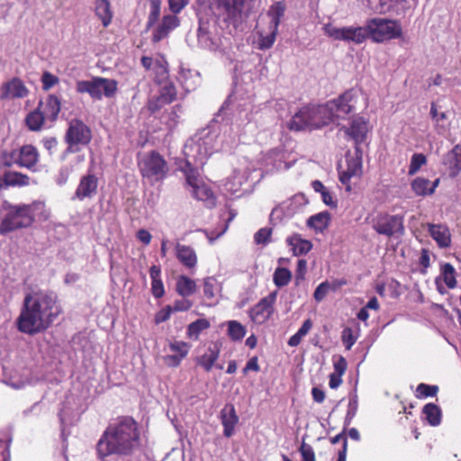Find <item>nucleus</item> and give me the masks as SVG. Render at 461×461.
Masks as SVG:
<instances>
[{
  "label": "nucleus",
  "mask_w": 461,
  "mask_h": 461,
  "mask_svg": "<svg viewBox=\"0 0 461 461\" xmlns=\"http://www.w3.org/2000/svg\"><path fill=\"white\" fill-rule=\"evenodd\" d=\"M425 420L431 426H438L441 422V410L434 403H427L422 410Z\"/></svg>",
  "instance_id": "nucleus-43"
},
{
  "label": "nucleus",
  "mask_w": 461,
  "mask_h": 461,
  "mask_svg": "<svg viewBox=\"0 0 461 461\" xmlns=\"http://www.w3.org/2000/svg\"><path fill=\"white\" fill-rule=\"evenodd\" d=\"M348 363L344 357L339 356L333 360L334 374L343 375L347 370Z\"/></svg>",
  "instance_id": "nucleus-64"
},
{
  "label": "nucleus",
  "mask_w": 461,
  "mask_h": 461,
  "mask_svg": "<svg viewBox=\"0 0 461 461\" xmlns=\"http://www.w3.org/2000/svg\"><path fill=\"white\" fill-rule=\"evenodd\" d=\"M333 122L327 104L305 106L291 119L288 127L292 131L315 130Z\"/></svg>",
  "instance_id": "nucleus-5"
},
{
  "label": "nucleus",
  "mask_w": 461,
  "mask_h": 461,
  "mask_svg": "<svg viewBox=\"0 0 461 461\" xmlns=\"http://www.w3.org/2000/svg\"><path fill=\"white\" fill-rule=\"evenodd\" d=\"M230 104V97H229L221 105V109L219 110L215 122L212 123L210 126H214V128L217 130V132L219 134V137L217 140L220 144V150L222 151H229L232 148H234L238 141V136L234 132L231 126H229L228 124H220L218 125L217 122H219L220 117H223L227 113V110L229 109Z\"/></svg>",
  "instance_id": "nucleus-15"
},
{
  "label": "nucleus",
  "mask_w": 461,
  "mask_h": 461,
  "mask_svg": "<svg viewBox=\"0 0 461 461\" xmlns=\"http://www.w3.org/2000/svg\"><path fill=\"white\" fill-rule=\"evenodd\" d=\"M219 134L214 126H209L197 131L185 144L183 153L185 159L176 162L178 170H185L184 166L188 164L191 169L203 167L207 159L216 151L220 150L217 140Z\"/></svg>",
  "instance_id": "nucleus-2"
},
{
  "label": "nucleus",
  "mask_w": 461,
  "mask_h": 461,
  "mask_svg": "<svg viewBox=\"0 0 461 461\" xmlns=\"http://www.w3.org/2000/svg\"><path fill=\"white\" fill-rule=\"evenodd\" d=\"M248 176L240 170H234L232 175L226 180L224 188L231 195L240 197L242 185L247 182Z\"/></svg>",
  "instance_id": "nucleus-32"
},
{
  "label": "nucleus",
  "mask_w": 461,
  "mask_h": 461,
  "mask_svg": "<svg viewBox=\"0 0 461 461\" xmlns=\"http://www.w3.org/2000/svg\"><path fill=\"white\" fill-rule=\"evenodd\" d=\"M198 45L210 51H221L223 48V40L218 32V26L215 21L204 22L200 20L197 30Z\"/></svg>",
  "instance_id": "nucleus-12"
},
{
  "label": "nucleus",
  "mask_w": 461,
  "mask_h": 461,
  "mask_svg": "<svg viewBox=\"0 0 461 461\" xmlns=\"http://www.w3.org/2000/svg\"><path fill=\"white\" fill-rule=\"evenodd\" d=\"M324 33L335 41H343L354 44H361L368 38L367 27L365 26H346L338 28L331 23L323 27Z\"/></svg>",
  "instance_id": "nucleus-11"
},
{
  "label": "nucleus",
  "mask_w": 461,
  "mask_h": 461,
  "mask_svg": "<svg viewBox=\"0 0 461 461\" xmlns=\"http://www.w3.org/2000/svg\"><path fill=\"white\" fill-rule=\"evenodd\" d=\"M95 15L102 21L103 26L107 27L112 22L113 12L108 0H95Z\"/></svg>",
  "instance_id": "nucleus-39"
},
{
  "label": "nucleus",
  "mask_w": 461,
  "mask_h": 461,
  "mask_svg": "<svg viewBox=\"0 0 461 461\" xmlns=\"http://www.w3.org/2000/svg\"><path fill=\"white\" fill-rule=\"evenodd\" d=\"M221 284L214 276H207L203 280V297L210 301V304L214 303L218 300L221 293Z\"/></svg>",
  "instance_id": "nucleus-31"
},
{
  "label": "nucleus",
  "mask_w": 461,
  "mask_h": 461,
  "mask_svg": "<svg viewBox=\"0 0 461 461\" xmlns=\"http://www.w3.org/2000/svg\"><path fill=\"white\" fill-rule=\"evenodd\" d=\"M341 130L355 141L357 147L366 139L367 122L362 117H357L352 120L349 127H343Z\"/></svg>",
  "instance_id": "nucleus-24"
},
{
  "label": "nucleus",
  "mask_w": 461,
  "mask_h": 461,
  "mask_svg": "<svg viewBox=\"0 0 461 461\" xmlns=\"http://www.w3.org/2000/svg\"><path fill=\"white\" fill-rule=\"evenodd\" d=\"M16 152V166L19 167H25L31 171H36V167L39 162V152L37 149L31 145H23L15 149Z\"/></svg>",
  "instance_id": "nucleus-20"
},
{
  "label": "nucleus",
  "mask_w": 461,
  "mask_h": 461,
  "mask_svg": "<svg viewBox=\"0 0 461 461\" xmlns=\"http://www.w3.org/2000/svg\"><path fill=\"white\" fill-rule=\"evenodd\" d=\"M150 5V10H149V17H148V22H147V28H151L152 26L155 25V23L158 21L159 19V16H160V5Z\"/></svg>",
  "instance_id": "nucleus-58"
},
{
  "label": "nucleus",
  "mask_w": 461,
  "mask_h": 461,
  "mask_svg": "<svg viewBox=\"0 0 461 461\" xmlns=\"http://www.w3.org/2000/svg\"><path fill=\"white\" fill-rule=\"evenodd\" d=\"M292 279V273L285 267H277L273 275L274 284L277 287L287 285Z\"/></svg>",
  "instance_id": "nucleus-47"
},
{
  "label": "nucleus",
  "mask_w": 461,
  "mask_h": 461,
  "mask_svg": "<svg viewBox=\"0 0 461 461\" xmlns=\"http://www.w3.org/2000/svg\"><path fill=\"white\" fill-rule=\"evenodd\" d=\"M438 392L437 385L420 384L416 389V395L419 398L433 397Z\"/></svg>",
  "instance_id": "nucleus-53"
},
{
  "label": "nucleus",
  "mask_w": 461,
  "mask_h": 461,
  "mask_svg": "<svg viewBox=\"0 0 461 461\" xmlns=\"http://www.w3.org/2000/svg\"><path fill=\"white\" fill-rule=\"evenodd\" d=\"M176 290L182 297H188L196 292L197 285L194 280L183 275L176 280Z\"/></svg>",
  "instance_id": "nucleus-40"
},
{
  "label": "nucleus",
  "mask_w": 461,
  "mask_h": 461,
  "mask_svg": "<svg viewBox=\"0 0 461 461\" xmlns=\"http://www.w3.org/2000/svg\"><path fill=\"white\" fill-rule=\"evenodd\" d=\"M285 5L282 1L274 3L267 12V16L269 18L268 30L278 32V27L281 19L285 13Z\"/></svg>",
  "instance_id": "nucleus-34"
},
{
  "label": "nucleus",
  "mask_w": 461,
  "mask_h": 461,
  "mask_svg": "<svg viewBox=\"0 0 461 461\" xmlns=\"http://www.w3.org/2000/svg\"><path fill=\"white\" fill-rule=\"evenodd\" d=\"M91 140L90 128L81 120H72L65 134V142L68 147L61 154V159L65 160L69 154L78 152L80 147L88 145Z\"/></svg>",
  "instance_id": "nucleus-7"
},
{
  "label": "nucleus",
  "mask_w": 461,
  "mask_h": 461,
  "mask_svg": "<svg viewBox=\"0 0 461 461\" xmlns=\"http://www.w3.org/2000/svg\"><path fill=\"white\" fill-rule=\"evenodd\" d=\"M138 167L141 176L152 183L164 180L169 171L166 159L155 150L140 155Z\"/></svg>",
  "instance_id": "nucleus-6"
},
{
  "label": "nucleus",
  "mask_w": 461,
  "mask_h": 461,
  "mask_svg": "<svg viewBox=\"0 0 461 461\" xmlns=\"http://www.w3.org/2000/svg\"><path fill=\"white\" fill-rule=\"evenodd\" d=\"M62 308L54 292L39 291L26 294L17 319L18 330L36 334L47 330L61 314Z\"/></svg>",
  "instance_id": "nucleus-1"
},
{
  "label": "nucleus",
  "mask_w": 461,
  "mask_h": 461,
  "mask_svg": "<svg viewBox=\"0 0 461 461\" xmlns=\"http://www.w3.org/2000/svg\"><path fill=\"white\" fill-rule=\"evenodd\" d=\"M346 160L347 168L339 172V180L346 185V190L350 192V179L352 177H359L362 175V158L358 147H356V156L347 157Z\"/></svg>",
  "instance_id": "nucleus-18"
},
{
  "label": "nucleus",
  "mask_w": 461,
  "mask_h": 461,
  "mask_svg": "<svg viewBox=\"0 0 461 461\" xmlns=\"http://www.w3.org/2000/svg\"><path fill=\"white\" fill-rule=\"evenodd\" d=\"M183 172L186 185L191 188V193L194 198L203 201L208 207L215 204V197L212 189L203 181L200 176L198 169H191L186 164L184 166Z\"/></svg>",
  "instance_id": "nucleus-10"
},
{
  "label": "nucleus",
  "mask_w": 461,
  "mask_h": 461,
  "mask_svg": "<svg viewBox=\"0 0 461 461\" xmlns=\"http://www.w3.org/2000/svg\"><path fill=\"white\" fill-rule=\"evenodd\" d=\"M228 335L232 340H241L246 335V329L237 321H228Z\"/></svg>",
  "instance_id": "nucleus-49"
},
{
  "label": "nucleus",
  "mask_w": 461,
  "mask_h": 461,
  "mask_svg": "<svg viewBox=\"0 0 461 461\" xmlns=\"http://www.w3.org/2000/svg\"><path fill=\"white\" fill-rule=\"evenodd\" d=\"M427 163V158L422 153H414L411 158L408 174H416L420 167Z\"/></svg>",
  "instance_id": "nucleus-52"
},
{
  "label": "nucleus",
  "mask_w": 461,
  "mask_h": 461,
  "mask_svg": "<svg viewBox=\"0 0 461 461\" xmlns=\"http://www.w3.org/2000/svg\"><path fill=\"white\" fill-rule=\"evenodd\" d=\"M39 107H41V113L45 118L53 122L58 118V115L60 112L61 104L58 96L50 95L46 99L45 104L41 103Z\"/></svg>",
  "instance_id": "nucleus-33"
},
{
  "label": "nucleus",
  "mask_w": 461,
  "mask_h": 461,
  "mask_svg": "<svg viewBox=\"0 0 461 461\" xmlns=\"http://www.w3.org/2000/svg\"><path fill=\"white\" fill-rule=\"evenodd\" d=\"M357 103V92L349 89L341 94L338 98L326 103L330 108L332 122L345 120L348 114L354 112Z\"/></svg>",
  "instance_id": "nucleus-14"
},
{
  "label": "nucleus",
  "mask_w": 461,
  "mask_h": 461,
  "mask_svg": "<svg viewBox=\"0 0 461 461\" xmlns=\"http://www.w3.org/2000/svg\"><path fill=\"white\" fill-rule=\"evenodd\" d=\"M76 90L79 94H88L95 100H101L103 96L113 97L117 92V82L113 79L95 77L90 80H78Z\"/></svg>",
  "instance_id": "nucleus-8"
},
{
  "label": "nucleus",
  "mask_w": 461,
  "mask_h": 461,
  "mask_svg": "<svg viewBox=\"0 0 461 461\" xmlns=\"http://www.w3.org/2000/svg\"><path fill=\"white\" fill-rule=\"evenodd\" d=\"M307 203L308 200L305 195L297 194L276 206L271 212L270 220L274 222H280L285 219H290L302 212Z\"/></svg>",
  "instance_id": "nucleus-13"
},
{
  "label": "nucleus",
  "mask_w": 461,
  "mask_h": 461,
  "mask_svg": "<svg viewBox=\"0 0 461 461\" xmlns=\"http://www.w3.org/2000/svg\"><path fill=\"white\" fill-rule=\"evenodd\" d=\"M176 257L177 260L186 268L194 269L197 265V256L194 249L179 242L175 246Z\"/></svg>",
  "instance_id": "nucleus-26"
},
{
  "label": "nucleus",
  "mask_w": 461,
  "mask_h": 461,
  "mask_svg": "<svg viewBox=\"0 0 461 461\" xmlns=\"http://www.w3.org/2000/svg\"><path fill=\"white\" fill-rule=\"evenodd\" d=\"M372 227L378 234L386 237H393L398 234L402 235L404 232L403 217L379 213L373 220Z\"/></svg>",
  "instance_id": "nucleus-16"
},
{
  "label": "nucleus",
  "mask_w": 461,
  "mask_h": 461,
  "mask_svg": "<svg viewBox=\"0 0 461 461\" xmlns=\"http://www.w3.org/2000/svg\"><path fill=\"white\" fill-rule=\"evenodd\" d=\"M73 171L74 168L72 166L65 165L61 167L59 170L58 175L56 176V183L59 185H64L68 182Z\"/></svg>",
  "instance_id": "nucleus-55"
},
{
  "label": "nucleus",
  "mask_w": 461,
  "mask_h": 461,
  "mask_svg": "<svg viewBox=\"0 0 461 461\" xmlns=\"http://www.w3.org/2000/svg\"><path fill=\"white\" fill-rule=\"evenodd\" d=\"M431 238L441 249L448 248L451 244V234L447 226L443 224H428Z\"/></svg>",
  "instance_id": "nucleus-28"
},
{
  "label": "nucleus",
  "mask_w": 461,
  "mask_h": 461,
  "mask_svg": "<svg viewBox=\"0 0 461 461\" xmlns=\"http://www.w3.org/2000/svg\"><path fill=\"white\" fill-rule=\"evenodd\" d=\"M220 353L221 345L217 342L212 343L203 355L197 357L196 364L202 366L204 371L210 372L219 358Z\"/></svg>",
  "instance_id": "nucleus-27"
},
{
  "label": "nucleus",
  "mask_w": 461,
  "mask_h": 461,
  "mask_svg": "<svg viewBox=\"0 0 461 461\" xmlns=\"http://www.w3.org/2000/svg\"><path fill=\"white\" fill-rule=\"evenodd\" d=\"M191 346L184 341L174 340L168 343V350L172 352L164 357L165 363L168 366L176 367L182 360L188 355Z\"/></svg>",
  "instance_id": "nucleus-21"
},
{
  "label": "nucleus",
  "mask_w": 461,
  "mask_h": 461,
  "mask_svg": "<svg viewBox=\"0 0 461 461\" xmlns=\"http://www.w3.org/2000/svg\"><path fill=\"white\" fill-rule=\"evenodd\" d=\"M237 122H240V123H243L245 122L251 121L252 105L250 102L245 101L243 104H239L237 106Z\"/></svg>",
  "instance_id": "nucleus-50"
},
{
  "label": "nucleus",
  "mask_w": 461,
  "mask_h": 461,
  "mask_svg": "<svg viewBox=\"0 0 461 461\" xmlns=\"http://www.w3.org/2000/svg\"><path fill=\"white\" fill-rule=\"evenodd\" d=\"M440 275L442 276L446 285L449 289L456 287V269L450 263H443L440 265Z\"/></svg>",
  "instance_id": "nucleus-45"
},
{
  "label": "nucleus",
  "mask_w": 461,
  "mask_h": 461,
  "mask_svg": "<svg viewBox=\"0 0 461 461\" xmlns=\"http://www.w3.org/2000/svg\"><path fill=\"white\" fill-rule=\"evenodd\" d=\"M330 221V214L328 212H321L307 220V226L313 229L316 232H322Z\"/></svg>",
  "instance_id": "nucleus-41"
},
{
  "label": "nucleus",
  "mask_w": 461,
  "mask_h": 461,
  "mask_svg": "<svg viewBox=\"0 0 461 461\" xmlns=\"http://www.w3.org/2000/svg\"><path fill=\"white\" fill-rule=\"evenodd\" d=\"M253 0H197L202 9H209L225 23L238 28L249 16Z\"/></svg>",
  "instance_id": "nucleus-4"
},
{
  "label": "nucleus",
  "mask_w": 461,
  "mask_h": 461,
  "mask_svg": "<svg viewBox=\"0 0 461 461\" xmlns=\"http://www.w3.org/2000/svg\"><path fill=\"white\" fill-rule=\"evenodd\" d=\"M98 178L90 171L81 176L74 194V198L83 201L93 198L97 193Z\"/></svg>",
  "instance_id": "nucleus-19"
},
{
  "label": "nucleus",
  "mask_w": 461,
  "mask_h": 461,
  "mask_svg": "<svg viewBox=\"0 0 461 461\" xmlns=\"http://www.w3.org/2000/svg\"><path fill=\"white\" fill-rule=\"evenodd\" d=\"M176 95V90L173 83L166 82L160 88L159 95L157 102L158 104L154 105L153 102H149V109L156 110L158 106L172 103Z\"/></svg>",
  "instance_id": "nucleus-36"
},
{
  "label": "nucleus",
  "mask_w": 461,
  "mask_h": 461,
  "mask_svg": "<svg viewBox=\"0 0 461 461\" xmlns=\"http://www.w3.org/2000/svg\"><path fill=\"white\" fill-rule=\"evenodd\" d=\"M29 91L23 82L18 78L14 77L10 81L3 85L0 94L1 99H15L23 98L27 96Z\"/></svg>",
  "instance_id": "nucleus-23"
},
{
  "label": "nucleus",
  "mask_w": 461,
  "mask_h": 461,
  "mask_svg": "<svg viewBox=\"0 0 461 461\" xmlns=\"http://www.w3.org/2000/svg\"><path fill=\"white\" fill-rule=\"evenodd\" d=\"M209 327L210 322L206 319H198L188 325L187 335L190 339H197L200 333Z\"/></svg>",
  "instance_id": "nucleus-46"
},
{
  "label": "nucleus",
  "mask_w": 461,
  "mask_h": 461,
  "mask_svg": "<svg viewBox=\"0 0 461 461\" xmlns=\"http://www.w3.org/2000/svg\"><path fill=\"white\" fill-rule=\"evenodd\" d=\"M342 341L348 350L356 343L357 338L353 334V330L350 328H345L341 334Z\"/></svg>",
  "instance_id": "nucleus-59"
},
{
  "label": "nucleus",
  "mask_w": 461,
  "mask_h": 461,
  "mask_svg": "<svg viewBox=\"0 0 461 461\" xmlns=\"http://www.w3.org/2000/svg\"><path fill=\"white\" fill-rule=\"evenodd\" d=\"M47 120L41 113V107L28 113L25 122L27 127L33 131H38L41 129L44 121Z\"/></svg>",
  "instance_id": "nucleus-44"
},
{
  "label": "nucleus",
  "mask_w": 461,
  "mask_h": 461,
  "mask_svg": "<svg viewBox=\"0 0 461 461\" xmlns=\"http://www.w3.org/2000/svg\"><path fill=\"white\" fill-rule=\"evenodd\" d=\"M299 452L302 456V461H316L315 453L311 445L303 442L299 447Z\"/></svg>",
  "instance_id": "nucleus-57"
},
{
  "label": "nucleus",
  "mask_w": 461,
  "mask_h": 461,
  "mask_svg": "<svg viewBox=\"0 0 461 461\" xmlns=\"http://www.w3.org/2000/svg\"><path fill=\"white\" fill-rule=\"evenodd\" d=\"M277 297V291L271 292L267 296L262 298L249 311L251 320L256 323H263L271 316L274 312V303Z\"/></svg>",
  "instance_id": "nucleus-17"
},
{
  "label": "nucleus",
  "mask_w": 461,
  "mask_h": 461,
  "mask_svg": "<svg viewBox=\"0 0 461 461\" xmlns=\"http://www.w3.org/2000/svg\"><path fill=\"white\" fill-rule=\"evenodd\" d=\"M16 165V152L12 150H0V169L12 167Z\"/></svg>",
  "instance_id": "nucleus-51"
},
{
  "label": "nucleus",
  "mask_w": 461,
  "mask_h": 461,
  "mask_svg": "<svg viewBox=\"0 0 461 461\" xmlns=\"http://www.w3.org/2000/svg\"><path fill=\"white\" fill-rule=\"evenodd\" d=\"M439 183V179H436L432 183L423 177H417L411 183V188L417 195H429L434 193Z\"/></svg>",
  "instance_id": "nucleus-37"
},
{
  "label": "nucleus",
  "mask_w": 461,
  "mask_h": 461,
  "mask_svg": "<svg viewBox=\"0 0 461 461\" xmlns=\"http://www.w3.org/2000/svg\"><path fill=\"white\" fill-rule=\"evenodd\" d=\"M59 79L57 76L49 71L43 72L41 76V83L43 90H50L59 83Z\"/></svg>",
  "instance_id": "nucleus-56"
},
{
  "label": "nucleus",
  "mask_w": 461,
  "mask_h": 461,
  "mask_svg": "<svg viewBox=\"0 0 461 461\" xmlns=\"http://www.w3.org/2000/svg\"><path fill=\"white\" fill-rule=\"evenodd\" d=\"M178 82L186 92H191L199 85L200 77L196 71L182 69L178 76Z\"/></svg>",
  "instance_id": "nucleus-38"
},
{
  "label": "nucleus",
  "mask_w": 461,
  "mask_h": 461,
  "mask_svg": "<svg viewBox=\"0 0 461 461\" xmlns=\"http://www.w3.org/2000/svg\"><path fill=\"white\" fill-rule=\"evenodd\" d=\"M178 25L179 19L175 14L164 15L161 23L153 32L152 41L158 42L165 39L169 34V32L176 29Z\"/></svg>",
  "instance_id": "nucleus-25"
},
{
  "label": "nucleus",
  "mask_w": 461,
  "mask_h": 461,
  "mask_svg": "<svg viewBox=\"0 0 461 461\" xmlns=\"http://www.w3.org/2000/svg\"><path fill=\"white\" fill-rule=\"evenodd\" d=\"M287 244L293 249L295 256H302L307 254L312 248L310 240L303 239L301 234L294 233L286 239Z\"/></svg>",
  "instance_id": "nucleus-35"
},
{
  "label": "nucleus",
  "mask_w": 461,
  "mask_h": 461,
  "mask_svg": "<svg viewBox=\"0 0 461 461\" xmlns=\"http://www.w3.org/2000/svg\"><path fill=\"white\" fill-rule=\"evenodd\" d=\"M4 208L6 213L0 223V234L2 235L31 226L35 218L40 220L49 218L45 203L41 201H34L29 204L5 203Z\"/></svg>",
  "instance_id": "nucleus-3"
},
{
  "label": "nucleus",
  "mask_w": 461,
  "mask_h": 461,
  "mask_svg": "<svg viewBox=\"0 0 461 461\" xmlns=\"http://www.w3.org/2000/svg\"><path fill=\"white\" fill-rule=\"evenodd\" d=\"M192 306L193 303L185 297H183L182 299L176 300L171 308L173 312H185L188 311Z\"/></svg>",
  "instance_id": "nucleus-62"
},
{
  "label": "nucleus",
  "mask_w": 461,
  "mask_h": 461,
  "mask_svg": "<svg viewBox=\"0 0 461 461\" xmlns=\"http://www.w3.org/2000/svg\"><path fill=\"white\" fill-rule=\"evenodd\" d=\"M151 277V293L155 298H161L164 294V285L160 278V268L157 266H152L149 269Z\"/></svg>",
  "instance_id": "nucleus-42"
},
{
  "label": "nucleus",
  "mask_w": 461,
  "mask_h": 461,
  "mask_svg": "<svg viewBox=\"0 0 461 461\" xmlns=\"http://www.w3.org/2000/svg\"><path fill=\"white\" fill-rule=\"evenodd\" d=\"M358 408V397L357 394V390L355 389L353 393L349 395V401L348 404L347 413L349 416H356Z\"/></svg>",
  "instance_id": "nucleus-63"
},
{
  "label": "nucleus",
  "mask_w": 461,
  "mask_h": 461,
  "mask_svg": "<svg viewBox=\"0 0 461 461\" xmlns=\"http://www.w3.org/2000/svg\"><path fill=\"white\" fill-rule=\"evenodd\" d=\"M30 185V177L17 171H6L0 176V188L26 186Z\"/></svg>",
  "instance_id": "nucleus-29"
},
{
  "label": "nucleus",
  "mask_w": 461,
  "mask_h": 461,
  "mask_svg": "<svg viewBox=\"0 0 461 461\" xmlns=\"http://www.w3.org/2000/svg\"><path fill=\"white\" fill-rule=\"evenodd\" d=\"M258 49L265 50L272 48L276 41L278 32L274 30H268L267 34H264L262 32H258Z\"/></svg>",
  "instance_id": "nucleus-48"
},
{
  "label": "nucleus",
  "mask_w": 461,
  "mask_h": 461,
  "mask_svg": "<svg viewBox=\"0 0 461 461\" xmlns=\"http://www.w3.org/2000/svg\"><path fill=\"white\" fill-rule=\"evenodd\" d=\"M368 38L375 42L397 39L402 30L399 22L385 18H372L366 21Z\"/></svg>",
  "instance_id": "nucleus-9"
},
{
  "label": "nucleus",
  "mask_w": 461,
  "mask_h": 461,
  "mask_svg": "<svg viewBox=\"0 0 461 461\" xmlns=\"http://www.w3.org/2000/svg\"><path fill=\"white\" fill-rule=\"evenodd\" d=\"M12 443V437H9L5 442L0 440V461H10V446Z\"/></svg>",
  "instance_id": "nucleus-60"
},
{
  "label": "nucleus",
  "mask_w": 461,
  "mask_h": 461,
  "mask_svg": "<svg viewBox=\"0 0 461 461\" xmlns=\"http://www.w3.org/2000/svg\"><path fill=\"white\" fill-rule=\"evenodd\" d=\"M330 287H331V285L329 282L321 283L314 291V294H313L314 299L317 302L322 301L324 299V297L327 295Z\"/></svg>",
  "instance_id": "nucleus-61"
},
{
  "label": "nucleus",
  "mask_w": 461,
  "mask_h": 461,
  "mask_svg": "<svg viewBox=\"0 0 461 461\" xmlns=\"http://www.w3.org/2000/svg\"><path fill=\"white\" fill-rule=\"evenodd\" d=\"M219 418L223 427V436L230 438L235 434V428L239 423V416L237 415L235 407L231 403H227L221 410Z\"/></svg>",
  "instance_id": "nucleus-22"
},
{
  "label": "nucleus",
  "mask_w": 461,
  "mask_h": 461,
  "mask_svg": "<svg viewBox=\"0 0 461 461\" xmlns=\"http://www.w3.org/2000/svg\"><path fill=\"white\" fill-rule=\"evenodd\" d=\"M271 228H262L255 233L254 241L258 245L266 246L271 241Z\"/></svg>",
  "instance_id": "nucleus-54"
},
{
  "label": "nucleus",
  "mask_w": 461,
  "mask_h": 461,
  "mask_svg": "<svg viewBox=\"0 0 461 461\" xmlns=\"http://www.w3.org/2000/svg\"><path fill=\"white\" fill-rule=\"evenodd\" d=\"M444 165L449 171V176H456L461 171V145L456 144L448 151L443 159Z\"/></svg>",
  "instance_id": "nucleus-30"
}]
</instances>
